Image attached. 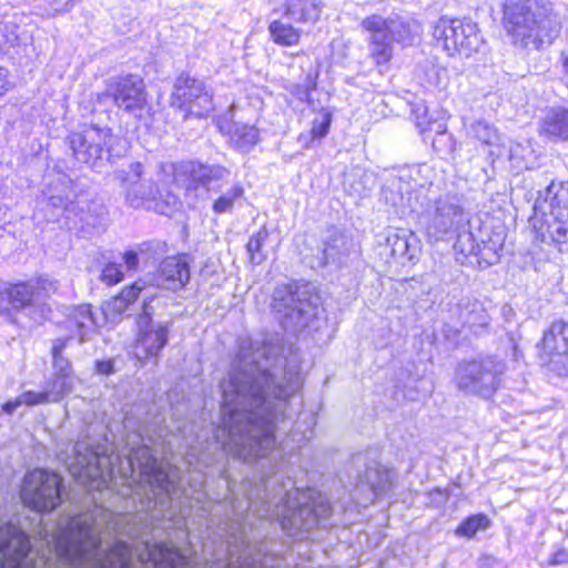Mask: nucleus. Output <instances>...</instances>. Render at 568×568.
I'll return each instance as SVG.
<instances>
[{"instance_id": "f257e3e1", "label": "nucleus", "mask_w": 568, "mask_h": 568, "mask_svg": "<svg viewBox=\"0 0 568 568\" xmlns=\"http://www.w3.org/2000/svg\"><path fill=\"white\" fill-rule=\"evenodd\" d=\"M222 390V422L214 439L244 462L276 459V432L293 418L288 399L300 389V368L282 356L277 338L241 337Z\"/></svg>"}, {"instance_id": "f03ea898", "label": "nucleus", "mask_w": 568, "mask_h": 568, "mask_svg": "<svg viewBox=\"0 0 568 568\" xmlns=\"http://www.w3.org/2000/svg\"><path fill=\"white\" fill-rule=\"evenodd\" d=\"M41 534L48 554L34 558L22 529L0 525V568H126V542L116 540L102 550V531L93 511L61 517Z\"/></svg>"}, {"instance_id": "7ed1b4c3", "label": "nucleus", "mask_w": 568, "mask_h": 568, "mask_svg": "<svg viewBox=\"0 0 568 568\" xmlns=\"http://www.w3.org/2000/svg\"><path fill=\"white\" fill-rule=\"evenodd\" d=\"M262 488L247 493L248 510L261 519L276 520L282 529L295 536L308 531L331 515L327 499L314 489L301 490L280 470L264 474Z\"/></svg>"}, {"instance_id": "20e7f679", "label": "nucleus", "mask_w": 568, "mask_h": 568, "mask_svg": "<svg viewBox=\"0 0 568 568\" xmlns=\"http://www.w3.org/2000/svg\"><path fill=\"white\" fill-rule=\"evenodd\" d=\"M152 439L141 432L129 436V465L132 473L139 471V483L134 493L143 494L142 509L166 508L179 490L182 471L165 460H159L158 452L151 448Z\"/></svg>"}, {"instance_id": "39448f33", "label": "nucleus", "mask_w": 568, "mask_h": 568, "mask_svg": "<svg viewBox=\"0 0 568 568\" xmlns=\"http://www.w3.org/2000/svg\"><path fill=\"white\" fill-rule=\"evenodd\" d=\"M503 24L511 43L523 49L538 50L559 32L557 17L545 0H505Z\"/></svg>"}, {"instance_id": "423d86ee", "label": "nucleus", "mask_w": 568, "mask_h": 568, "mask_svg": "<svg viewBox=\"0 0 568 568\" xmlns=\"http://www.w3.org/2000/svg\"><path fill=\"white\" fill-rule=\"evenodd\" d=\"M98 325V318L89 304L79 305L68 315L65 327L72 335L55 339L51 351L53 374L44 387L51 403H58L70 394L78 379L70 361L62 355L68 342L75 336L79 337L80 343L85 342Z\"/></svg>"}, {"instance_id": "0eeeda50", "label": "nucleus", "mask_w": 568, "mask_h": 568, "mask_svg": "<svg viewBox=\"0 0 568 568\" xmlns=\"http://www.w3.org/2000/svg\"><path fill=\"white\" fill-rule=\"evenodd\" d=\"M148 291L149 287L145 286L144 282L136 281L124 287L112 302L108 303L105 310V313L122 314L143 293V312L138 320L139 335L134 344V355L142 363L159 357L161 351L168 344L169 334L168 323H154L152 321L151 302L154 300V295L149 294Z\"/></svg>"}, {"instance_id": "6e6552de", "label": "nucleus", "mask_w": 568, "mask_h": 568, "mask_svg": "<svg viewBox=\"0 0 568 568\" xmlns=\"http://www.w3.org/2000/svg\"><path fill=\"white\" fill-rule=\"evenodd\" d=\"M115 178L124 191L126 204L133 209L145 207L169 215L178 205V199L171 192H166L165 197L162 199L160 184H166V179H161L159 183L155 182L146 175L145 168L141 162H132L126 169L118 170Z\"/></svg>"}, {"instance_id": "1a4fd4ad", "label": "nucleus", "mask_w": 568, "mask_h": 568, "mask_svg": "<svg viewBox=\"0 0 568 568\" xmlns=\"http://www.w3.org/2000/svg\"><path fill=\"white\" fill-rule=\"evenodd\" d=\"M368 32V51L377 65L386 64L394 54V43L412 44L419 34V24L398 16L384 18L379 14L366 17L361 22Z\"/></svg>"}, {"instance_id": "9d476101", "label": "nucleus", "mask_w": 568, "mask_h": 568, "mask_svg": "<svg viewBox=\"0 0 568 568\" xmlns=\"http://www.w3.org/2000/svg\"><path fill=\"white\" fill-rule=\"evenodd\" d=\"M68 141L75 159L95 171L123 156L128 149L125 140L114 135L111 129L98 125L71 133Z\"/></svg>"}, {"instance_id": "9b49d317", "label": "nucleus", "mask_w": 568, "mask_h": 568, "mask_svg": "<svg viewBox=\"0 0 568 568\" xmlns=\"http://www.w3.org/2000/svg\"><path fill=\"white\" fill-rule=\"evenodd\" d=\"M419 221L430 240L439 241L455 233L467 221L462 200L456 193L437 194L428 190L422 196Z\"/></svg>"}, {"instance_id": "f8f14e48", "label": "nucleus", "mask_w": 568, "mask_h": 568, "mask_svg": "<svg viewBox=\"0 0 568 568\" xmlns=\"http://www.w3.org/2000/svg\"><path fill=\"white\" fill-rule=\"evenodd\" d=\"M318 301L308 285L283 284L274 290L271 307L284 329L296 332L316 317Z\"/></svg>"}, {"instance_id": "ddd939ff", "label": "nucleus", "mask_w": 568, "mask_h": 568, "mask_svg": "<svg viewBox=\"0 0 568 568\" xmlns=\"http://www.w3.org/2000/svg\"><path fill=\"white\" fill-rule=\"evenodd\" d=\"M112 459L105 443L94 446L87 440H79L72 448V455L67 457L65 465L89 489L103 490L113 476Z\"/></svg>"}, {"instance_id": "4468645a", "label": "nucleus", "mask_w": 568, "mask_h": 568, "mask_svg": "<svg viewBox=\"0 0 568 568\" xmlns=\"http://www.w3.org/2000/svg\"><path fill=\"white\" fill-rule=\"evenodd\" d=\"M505 368V363L493 356L463 361L456 367L454 381L465 395L488 399L499 388Z\"/></svg>"}, {"instance_id": "2eb2a0df", "label": "nucleus", "mask_w": 568, "mask_h": 568, "mask_svg": "<svg viewBox=\"0 0 568 568\" xmlns=\"http://www.w3.org/2000/svg\"><path fill=\"white\" fill-rule=\"evenodd\" d=\"M545 201L551 206H568V181L551 182L545 190ZM535 239L546 244L568 245V211H551L532 221Z\"/></svg>"}, {"instance_id": "dca6fc26", "label": "nucleus", "mask_w": 568, "mask_h": 568, "mask_svg": "<svg viewBox=\"0 0 568 568\" xmlns=\"http://www.w3.org/2000/svg\"><path fill=\"white\" fill-rule=\"evenodd\" d=\"M227 560L212 562L207 568H266L261 548L247 530V516L237 517L227 527Z\"/></svg>"}, {"instance_id": "f3484780", "label": "nucleus", "mask_w": 568, "mask_h": 568, "mask_svg": "<svg viewBox=\"0 0 568 568\" xmlns=\"http://www.w3.org/2000/svg\"><path fill=\"white\" fill-rule=\"evenodd\" d=\"M433 34L452 57L469 58L483 44L477 24L467 19L442 17L436 22Z\"/></svg>"}, {"instance_id": "a211bd4d", "label": "nucleus", "mask_w": 568, "mask_h": 568, "mask_svg": "<svg viewBox=\"0 0 568 568\" xmlns=\"http://www.w3.org/2000/svg\"><path fill=\"white\" fill-rule=\"evenodd\" d=\"M62 479L45 469L29 471L21 488L23 504L38 513H50L61 503Z\"/></svg>"}, {"instance_id": "6ab92c4d", "label": "nucleus", "mask_w": 568, "mask_h": 568, "mask_svg": "<svg viewBox=\"0 0 568 568\" xmlns=\"http://www.w3.org/2000/svg\"><path fill=\"white\" fill-rule=\"evenodd\" d=\"M43 201L41 209L44 211V219L48 222H61L68 229L77 225V221H87L82 210L75 203V193L72 182L67 176H59L51 182L43 192Z\"/></svg>"}, {"instance_id": "aec40b11", "label": "nucleus", "mask_w": 568, "mask_h": 568, "mask_svg": "<svg viewBox=\"0 0 568 568\" xmlns=\"http://www.w3.org/2000/svg\"><path fill=\"white\" fill-rule=\"evenodd\" d=\"M171 105L183 111L184 119L189 115L201 118L213 109L212 93L203 80L183 72L175 79Z\"/></svg>"}, {"instance_id": "412c9836", "label": "nucleus", "mask_w": 568, "mask_h": 568, "mask_svg": "<svg viewBox=\"0 0 568 568\" xmlns=\"http://www.w3.org/2000/svg\"><path fill=\"white\" fill-rule=\"evenodd\" d=\"M160 169L173 183L187 186L209 187L215 182L226 180L231 174L223 165H207L193 161L181 164L165 163L161 164Z\"/></svg>"}, {"instance_id": "4be33fe9", "label": "nucleus", "mask_w": 568, "mask_h": 568, "mask_svg": "<svg viewBox=\"0 0 568 568\" xmlns=\"http://www.w3.org/2000/svg\"><path fill=\"white\" fill-rule=\"evenodd\" d=\"M105 94L112 98L119 109L136 119H141L146 111V92L139 75L129 74L110 79Z\"/></svg>"}, {"instance_id": "5701e85b", "label": "nucleus", "mask_w": 568, "mask_h": 568, "mask_svg": "<svg viewBox=\"0 0 568 568\" xmlns=\"http://www.w3.org/2000/svg\"><path fill=\"white\" fill-rule=\"evenodd\" d=\"M393 483L394 473L381 464L373 463L367 466L364 475L358 477L354 499L358 505L367 507L386 495L393 488Z\"/></svg>"}, {"instance_id": "b1692460", "label": "nucleus", "mask_w": 568, "mask_h": 568, "mask_svg": "<svg viewBox=\"0 0 568 568\" xmlns=\"http://www.w3.org/2000/svg\"><path fill=\"white\" fill-rule=\"evenodd\" d=\"M57 291V283L48 277L12 284L4 288L8 302L14 310H22L40 303Z\"/></svg>"}, {"instance_id": "393cba45", "label": "nucleus", "mask_w": 568, "mask_h": 568, "mask_svg": "<svg viewBox=\"0 0 568 568\" xmlns=\"http://www.w3.org/2000/svg\"><path fill=\"white\" fill-rule=\"evenodd\" d=\"M386 248L394 261L406 265L418 258L420 241L412 231L394 229L387 232Z\"/></svg>"}, {"instance_id": "a878e982", "label": "nucleus", "mask_w": 568, "mask_h": 568, "mask_svg": "<svg viewBox=\"0 0 568 568\" xmlns=\"http://www.w3.org/2000/svg\"><path fill=\"white\" fill-rule=\"evenodd\" d=\"M542 348L568 374V323L554 322L544 334Z\"/></svg>"}, {"instance_id": "bb28decb", "label": "nucleus", "mask_w": 568, "mask_h": 568, "mask_svg": "<svg viewBox=\"0 0 568 568\" xmlns=\"http://www.w3.org/2000/svg\"><path fill=\"white\" fill-rule=\"evenodd\" d=\"M158 286L170 291L183 288L190 281V266L185 255L166 257L160 265Z\"/></svg>"}, {"instance_id": "cd10ccee", "label": "nucleus", "mask_w": 568, "mask_h": 568, "mask_svg": "<svg viewBox=\"0 0 568 568\" xmlns=\"http://www.w3.org/2000/svg\"><path fill=\"white\" fill-rule=\"evenodd\" d=\"M353 241L345 233L337 229H332L324 241V247L321 260V265L324 266L328 263L339 264L343 258L348 256L353 248Z\"/></svg>"}, {"instance_id": "c85d7f7f", "label": "nucleus", "mask_w": 568, "mask_h": 568, "mask_svg": "<svg viewBox=\"0 0 568 568\" xmlns=\"http://www.w3.org/2000/svg\"><path fill=\"white\" fill-rule=\"evenodd\" d=\"M284 16L298 23H316L322 14V0H285Z\"/></svg>"}, {"instance_id": "c756f323", "label": "nucleus", "mask_w": 568, "mask_h": 568, "mask_svg": "<svg viewBox=\"0 0 568 568\" xmlns=\"http://www.w3.org/2000/svg\"><path fill=\"white\" fill-rule=\"evenodd\" d=\"M466 128H468V135L470 138L490 148V156L499 158L503 155L504 146L500 144V135L494 125L484 119H477L466 124Z\"/></svg>"}, {"instance_id": "7c9ffc66", "label": "nucleus", "mask_w": 568, "mask_h": 568, "mask_svg": "<svg viewBox=\"0 0 568 568\" xmlns=\"http://www.w3.org/2000/svg\"><path fill=\"white\" fill-rule=\"evenodd\" d=\"M541 132L554 140H568V109H549L542 119Z\"/></svg>"}, {"instance_id": "2f4dec72", "label": "nucleus", "mask_w": 568, "mask_h": 568, "mask_svg": "<svg viewBox=\"0 0 568 568\" xmlns=\"http://www.w3.org/2000/svg\"><path fill=\"white\" fill-rule=\"evenodd\" d=\"M229 134L231 145L243 153L250 152L260 141L258 129L242 122L233 123Z\"/></svg>"}, {"instance_id": "473e14b6", "label": "nucleus", "mask_w": 568, "mask_h": 568, "mask_svg": "<svg viewBox=\"0 0 568 568\" xmlns=\"http://www.w3.org/2000/svg\"><path fill=\"white\" fill-rule=\"evenodd\" d=\"M268 32L273 42L283 47L297 44L302 36L301 29L278 19L271 21Z\"/></svg>"}, {"instance_id": "72a5a7b5", "label": "nucleus", "mask_w": 568, "mask_h": 568, "mask_svg": "<svg viewBox=\"0 0 568 568\" xmlns=\"http://www.w3.org/2000/svg\"><path fill=\"white\" fill-rule=\"evenodd\" d=\"M508 158L513 165L519 170L530 169L536 160L535 151L528 140L511 142L508 150Z\"/></svg>"}, {"instance_id": "f704fd0d", "label": "nucleus", "mask_w": 568, "mask_h": 568, "mask_svg": "<svg viewBox=\"0 0 568 568\" xmlns=\"http://www.w3.org/2000/svg\"><path fill=\"white\" fill-rule=\"evenodd\" d=\"M332 123V113L328 110L318 111L312 120V128L308 134H301L300 142L310 145V141L321 140L327 135Z\"/></svg>"}, {"instance_id": "c9c22d12", "label": "nucleus", "mask_w": 568, "mask_h": 568, "mask_svg": "<svg viewBox=\"0 0 568 568\" xmlns=\"http://www.w3.org/2000/svg\"><path fill=\"white\" fill-rule=\"evenodd\" d=\"M491 526V520L485 514H476L464 519L456 528L457 537L474 538L477 532L485 531Z\"/></svg>"}, {"instance_id": "e433bc0d", "label": "nucleus", "mask_w": 568, "mask_h": 568, "mask_svg": "<svg viewBox=\"0 0 568 568\" xmlns=\"http://www.w3.org/2000/svg\"><path fill=\"white\" fill-rule=\"evenodd\" d=\"M267 237L268 232L265 227H262L250 237L246 244V251L252 264L260 265L266 260V254L263 252V246Z\"/></svg>"}, {"instance_id": "4c0bfd02", "label": "nucleus", "mask_w": 568, "mask_h": 568, "mask_svg": "<svg viewBox=\"0 0 568 568\" xmlns=\"http://www.w3.org/2000/svg\"><path fill=\"white\" fill-rule=\"evenodd\" d=\"M244 194V189L241 184L233 185L227 192L216 199L213 203V211L216 214L227 213L233 209L234 202L241 199Z\"/></svg>"}, {"instance_id": "58836bf2", "label": "nucleus", "mask_w": 568, "mask_h": 568, "mask_svg": "<svg viewBox=\"0 0 568 568\" xmlns=\"http://www.w3.org/2000/svg\"><path fill=\"white\" fill-rule=\"evenodd\" d=\"M18 42V26L11 21H0V51L8 52Z\"/></svg>"}, {"instance_id": "ea45409f", "label": "nucleus", "mask_w": 568, "mask_h": 568, "mask_svg": "<svg viewBox=\"0 0 568 568\" xmlns=\"http://www.w3.org/2000/svg\"><path fill=\"white\" fill-rule=\"evenodd\" d=\"M123 278L122 265L114 262L105 264L100 275L101 282L110 286L120 283Z\"/></svg>"}, {"instance_id": "a19ab883", "label": "nucleus", "mask_w": 568, "mask_h": 568, "mask_svg": "<svg viewBox=\"0 0 568 568\" xmlns=\"http://www.w3.org/2000/svg\"><path fill=\"white\" fill-rule=\"evenodd\" d=\"M432 144L437 153H448L453 150V136L446 129L438 130L432 140Z\"/></svg>"}, {"instance_id": "79ce46f5", "label": "nucleus", "mask_w": 568, "mask_h": 568, "mask_svg": "<svg viewBox=\"0 0 568 568\" xmlns=\"http://www.w3.org/2000/svg\"><path fill=\"white\" fill-rule=\"evenodd\" d=\"M316 88V82L311 74H307L303 84L292 85L291 93L300 101H310V93Z\"/></svg>"}, {"instance_id": "37998d69", "label": "nucleus", "mask_w": 568, "mask_h": 568, "mask_svg": "<svg viewBox=\"0 0 568 568\" xmlns=\"http://www.w3.org/2000/svg\"><path fill=\"white\" fill-rule=\"evenodd\" d=\"M22 404L28 406L39 405V404H45L51 403V399H49V396L45 392L36 393L32 390L24 392L20 395Z\"/></svg>"}, {"instance_id": "c03bdc74", "label": "nucleus", "mask_w": 568, "mask_h": 568, "mask_svg": "<svg viewBox=\"0 0 568 568\" xmlns=\"http://www.w3.org/2000/svg\"><path fill=\"white\" fill-rule=\"evenodd\" d=\"M123 261L129 271H135L139 266V256L134 251H128L123 254Z\"/></svg>"}, {"instance_id": "a18cd8bd", "label": "nucleus", "mask_w": 568, "mask_h": 568, "mask_svg": "<svg viewBox=\"0 0 568 568\" xmlns=\"http://www.w3.org/2000/svg\"><path fill=\"white\" fill-rule=\"evenodd\" d=\"M114 364L113 361H97L95 363V369L99 374L102 375H110L114 372L113 368Z\"/></svg>"}, {"instance_id": "49530a36", "label": "nucleus", "mask_w": 568, "mask_h": 568, "mask_svg": "<svg viewBox=\"0 0 568 568\" xmlns=\"http://www.w3.org/2000/svg\"><path fill=\"white\" fill-rule=\"evenodd\" d=\"M568 561V552L565 549H560L554 552L549 559L551 565H561Z\"/></svg>"}, {"instance_id": "de8ad7c7", "label": "nucleus", "mask_w": 568, "mask_h": 568, "mask_svg": "<svg viewBox=\"0 0 568 568\" xmlns=\"http://www.w3.org/2000/svg\"><path fill=\"white\" fill-rule=\"evenodd\" d=\"M10 89L8 80V70L0 67V97H2Z\"/></svg>"}, {"instance_id": "09e8293b", "label": "nucleus", "mask_w": 568, "mask_h": 568, "mask_svg": "<svg viewBox=\"0 0 568 568\" xmlns=\"http://www.w3.org/2000/svg\"><path fill=\"white\" fill-rule=\"evenodd\" d=\"M21 405H23V404H22L21 397L19 396V397H17V398H16V399H13V400H9V402H7V403L2 406V409H3V412H4L6 414L11 415V414H13V413L16 412V409H17L18 407H20Z\"/></svg>"}, {"instance_id": "8fccbe9b", "label": "nucleus", "mask_w": 568, "mask_h": 568, "mask_svg": "<svg viewBox=\"0 0 568 568\" xmlns=\"http://www.w3.org/2000/svg\"><path fill=\"white\" fill-rule=\"evenodd\" d=\"M465 323H468L470 325H475V324H479V325H483L485 324L484 321H481L480 318H477L476 316H473L471 314H469L466 318H465Z\"/></svg>"}, {"instance_id": "3c124183", "label": "nucleus", "mask_w": 568, "mask_h": 568, "mask_svg": "<svg viewBox=\"0 0 568 568\" xmlns=\"http://www.w3.org/2000/svg\"><path fill=\"white\" fill-rule=\"evenodd\" d=\"M477 311H481V304L478 303V302H475L473 304V310H471V313H476Z\"/></svg>"}, {"instance_id": "603ef678", "label": "nucleus", "mask_w": 568, "mask_h": 568, "mask_svg": "<svg viewBox=\"0 0 568 568\" xmlns=\"http://www.w3.org/2000/svg\"><path fill=\"white\" fill-rule=\"evenodd\" d=\"M129 424H130V419H126L125 423H124V427L128 428Z\"/></svg>"}]
</instances>
